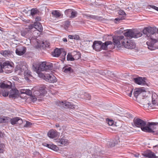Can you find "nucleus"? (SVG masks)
I'll use <instances>...</instances> for the list:
<instances>
[{
    "mask_svg": "<svg viewBox=\"0 0 158 158\" xmlns=\"http://www.w3.org/2000/svg\"><path fill=\"white\" fill-rule=\"evenodd\" d=\"M134 122L136 126L141 128L142 131L148 133L154 132L152 128L156 124L154 122H148L146 126V121L139 118H135Z\"/></svg>",
    "mask_w": 158,
    "mask_h": 158,
    "instance_id": "1",
    "label": "nucleus"
},
{
    "mask_svg": "<svg viewBox=\"0 0 158 158\" xmlns=\"http://www.w3.org/2000/svg\"><path fill=\"white\" fill-rule=\"evenodd\" d=\"M124 39V37L123 35L114 36L113 37V44L114 45L120 47L121 46H122Z\"/></svg>",
    "mask_w": 158,
    "mask_h": 158,
    "instance_id": "2",
    "label": "nucleus"
},
{
    "mask_svg": "<svg viewBox=\"0 0 158 158\" xmlns=\"http://www.w3.org/2000/svg\"><path fill=\"white\" fill-rule=\"evenodd\" d=\"M13 64L9 61L4 62L2 64V73L5 72L6 73H9L12 71L13 68Z\"/></svg>",
    "mask_w": 158,
    "mask_h": 158,
    "instance_id": "3",
    "label": "nucleus"
},
{
    "mask_svg": "<svg viewBox=\"0 0 158 158\" xmlns=\"http://www.w3.org/2000/svg\"><path fill=\"white\" fill-rule=\"evenodd\" d=\"M122 46L128 49H133L135 48L136 45L135 43L131 40L128 39H124L123 42Z\"/></svg>",
    "mask_w": 158,
    "mask_h": 158,
    "instance_id": "4",
    "label": "nucleus"
},
{
    "mask_svg": "<svg viewBox=\"0 0 158 158\" xmlns=\"http://www.w3.org/2000/svg\"><path fill=\"white\" fill-rule=\"evenodd\" d=\"M20 32L21 35L23 37L28 39L32 37V32L27 28L21 30Z\"/></svg>",
    "mask_w": 158,
    "mask_h": 158,
    "instance_id": "5",
    "label": "nucleus"
},
{
    "mask_svg": "<svg viewBox=\"0 0 158 158\" xmlns=\"http://www.w3.org/2000/svg\"><path fill=\"white\" fill-rule=\"evenodd\" d=\"M27 48L25 46H21L17 47L15 50L16 54L19 56L23 55L26 52Z\"/></svg>",
    "mask_w": 158,
    "mask_h": 158,
    "instance_id": "6",
    "label": "nucleus"
},
{
    "mask_svg": "<svg viewBox=\"0 0 158 158\" xmlns=\"http://www.w3.org/2000/svg\"><path fill=\"white\" fill-rule=\"evenodd\" d=\"M45 80L47 82L54 83L57 81V79L52 74L47 73Z\"/></svg>",
    "mask_w": 158,
    "mask_h": 158,
    "instance_id": "7",
    "label": "nucleus"
},
{
    "mask_svg": "<svg viewBox=\"0 0 158 158\" xmlns=\"http://www.w3.org/2000/svg\"><path fill=\"white\" fill-rule=\"evenodd\" d=\"M155 28L149 26L145 27L143 30V32L144 34L147 35L155 33Z\"/></svg>",
    "mask_w": 158,
    "mask_h": 158,
    "instance_id": "8",
    "label": "nucleus"
},
{
    "mask_svg": "<svg viewBox=\"0 0 158 158\" xmlns=\"http://www.w3.org/2000/svg\"><path fill=\"white\" fill-rule=\"evenodd\" d=\"M145 77H139L133 79L134 82L136 84L140 85H144L146 84Z\"/></svg>",
    "mask_w": 158,
    "mask_h": 158,
    "instance_id": "9",
    "label": "nucleus"
},
{
    "mask_svg": "<svg viewBox=\"0 0 158 158\" xmlns=\"http://www.w3.org/2000/svg\"><path fill=\"white\" fill-rule=\"evenodd\" d=\"M102 42L99 41H94L92 45L94 49L96 51H100L102 50L101 44Z\"/></svg>",
    "mask_w": 158,
    "mask_h": 158,
    "instance_id": "10",
    "label": "nucleus"
},
{
    "mask_svg": "<svg viewBox=\"0 0 158 158\" xmlns=\"http://www.w3.org/2000/svg\"><path fill=\"white\" fill-rule=\"evenodd\" d=\"M60 104L64 108H70L71 109H75L78 107L77 106L72 104L70 102L66 101L61 102Z\"/></svg>",
    "mask_w": 158,
    "mask_h": 158,
    "instance_id": "11",
    "label": "nucleus"
},
{
    "mask_svg": "<svg viewBox=\"0 0 158 158\" xmlns=\"http://www.w3.org/2000/svg\"><path fill=\"white\" fill-rule=\"evenodd\" d=\"M9 121L11 123L12 125L16 124H20L23 123L22 119L19 117H16L12 118H10Z\"/></svg>",
    "mask_w": 158,
    "mask_h": 158,
    "instance_id": "12",
    "label": "nucleus"
},
{
    "mask_svg": "<svg viewBox=\"0 0 158 158\" xmlns=\"http://www.w3.org/2000/svg\"><path fill=\"white\" fill-rule=\"evenodd\" d=\"M47 135L49 138H53L57 137L59 135V133L56 130L51 129L48 131Z\"/></svg>",
    "mask_w": 158,
    "mask_h": 158,
    "instance_id": "13",
    "label": "nucleus"
},
{
    "mask_svg": "<svg viewBox=\"0 0 158 158\" xmlns=\"http://www.w3.org/2000/svg\"><path fill=\"white\" fill-rule=\"evenodd\" d=\"M118 14L119 15L118 18H116L115 19V20L116 21L119 22L120 20L125 19L126 14L125 12L123 10H120L119 11Z\"/></svg>",
    "mask_w": 158,
    "mask_h": 158,
    "instance_id": "14",
    "label": "nucleus"
},
{
    "mask_svg": "<svg viewBox=\"0 0 158 158\" xmlns=\"http://www.w3.org/2000/svg\"><path fill=\"white\" fill-rule=\"evenodd\" d=\"M84 17L87 19H92L97 20H102V17H99L97 15H87L84 14L83 15Z\"/></svg>",
    "mask_w": 158,
    "mask_h": 158,
    "instance_id": "15",
    "label": "nucleus"
},
{
    "mask_svg": "<svg viewBox=\"0 0 158 158\" xmlns=\"http://www.w3.org/2000/svg\"><path fill=\"white\" fill-rule=\"evenodd\" d=\"M57 144L59 146L66 145L69 144L68 140L64 138L59 139L57 141Z\"/></svg>",
    "mask_w": 158,
    "mask_h": 158,
    "instance_id": "16",
    "label": "nucleus"
},
{
    "mask_svg": "<svg viewBox=\"0 0 158 158\" xmlns=\"http://www.w3.org/2000/svg\"><path fill=\"white\" fill-rule=\"evenodd\" d=\"M142 155L145 157H146L149 158H154L156 157L155 155V154L151 151H148L144 152Z\"/></svg>",
    "mask_w": 158,
    "mask_h": 158,
    "instance_id": "17",
    "label": "nucleus"
},
{
    "mask_svg": "<svg viewBox=\"0 0 158 158\" xmlns=\"http://www.w3.org/2000/svg\"><path fill=\"white\" fill-rule=\"evenodd\" d=\"M156 34L155 33L153 34L147 35L146 36V37H147V39L151 40L154 43L157 42V40L156 39Z\"/></svg>",
    "mask_w": 158,
    "mask_h": 158,
    "instance_id": "18",
    "label": "nucleus"
},
{
    "mask_svg": "<svg viewBox=\"0 0 158 158\" xmlns=\"http://www.w3.org/2000/svg\"><path fill=\"white\" fill-rule=\"evenodd\" d=\"M12 52L9 50H2L0 51V53L4 57H9L12 54Z\"/></svg>",
    "mask_w": 158,
    "mask_h": 158,
    "instance_id": "19",
    "label": "nucleus"
},
{
    "mask_svg": "<svg viewBox=\"0 0 158 158\" xmlns=\"http://www.w3.org/2000/svg\"><path fill=\"white\" fill-rule=\"evenodd\" d=\"M112 44V42L111 41H107L105 42L104 43L101 44L102 50L103 49L104 50H107V46L109 45Z\"/></svg>",
    "mask_w": 158,
    "mask_h": 158,
    "instance_id": "20",
    "label": "nucleus"
},
{
    "mask_svg": "<svg viewBox=\"0 0 158 158\" xmlns=\"http://www.w3.org/2000/svg\"><path fill=\"white\" fill-rule=\"evenodd\" d=\"M51 14L52 17L56 18H59L62 15L60 11L58 10H52Z\"/></svg>",
    "mask_w": 158,
    "mask_h": 158,
    "instance_id": "21",
    "label": "nucleus"
},
{
    "mask_svg": "<svg viewBox=\"0 0 158 158\" xmlns=\"http://www.w3.org/2000/svg\"><path fill=\"white\" fill-rule=\"evenodd\" d=\"M35 29H36L40 32L43 31V28L41 23L39 22H36L35 23Z\"/></svg>",
    "mask_w": 158,
    "mask_h": 158,
    "instance_id": "22",
    "label": "nucleus"
},
{
    "mask_svg": "<svg viewBox=\"0 0 158 158\" xmlns=\"http://www.w3.org/2000/svg\"><path fill=\"white\" fill-rule=\"evenodd\" d=\"M63 71L67 73H70L73 72V69L71 67L67 66H65L63 68Z\"/></svg>",
    "mask_w": 158,
    "mask_h": 158,
    "instance_id": "23",
    "label": "nucleus"
},
{
    "mask_svg": "<svg viewBox=\"0 0 158 158\" xmlns=\"http://www.w3.org/2000/svg\"><path fill=\"white\" fill-rule=\"evenodd\" d=\"M134 31L131 30H129L124 33L125 36L129 38H133Z\"/></svg>",
    "mask_w": 158,
    "mask_h": 158,
    "instance_id": "24",
    "label": "nucleus"
},
{
    "mask_svg": "<svg viewBox=\"0 0 158 158\" xmlns=\"http://www.w3.org/2000/svg\"><path fill=\"white\" fill-rule=\"evenodd\" d=\"M18 96L16 91L15 89H12L10 90L9 97L10 98H15Z\"/></svg>",
    "mask_w": 158,
    "mask_h": 158,
    "instance_id": "25",
    "label": "nucleus"
},
{
    "mask_svg": "<svg viewBox=\"0 0 158 158\" xmlns=\"http://www.w3.org/2000/svg\"><path fill=\"white\" fill-rule=\"evenodd\" d=\"M20 91L21 94H25L29 95H31L32 94V91L29 89H21Z\"/></svg>",
    "mask_w": 158,
    "mask_h": 158,
    "instance_id": "26",
    "label": "nucleus"
},
{
    "mask_svg": "<svg viewBox=\"0 0 158 158\" xmlns=\"http://www.w3.org/2000/svg\"><path fill=\"white\" fill-rule=\"evenodd\" d=\"M149 104L148 100L144 98H143L141 101V104L142 105V106L144 108L148 107L149 106Z\"/></svg>",
    "mask_w": 158,
    "mask_h": 158,
    "instance_id": "27",
    "label": "nucleus"
},
{
    "mask_svg": "<svg viewBox=\"0 0 158 158\" xmlns=\"http://www.w3.org/2000/svg\"><path fill=\"white\" fill-rule=\"evenodd\" d=\"M45 145H44L49 148L51 149L54 151H56L58 149V148L56 145H54L53 144H48L47 143H45Z\"/></svg>",
    "mask_w": 158,
    "mask_h": 158,
    "instance_id": "28",
    "label": "nucleus"
},
{
    "mask_svg": "<svg viewBox=\"0 0 158 158\" xmlns=\"http://www.w3.org/2000/svg\"><path fill=\"white\" fill-rule=\"evenodd\" d=\"M61 53V50L60 49L56 48L55 49L52 53L53 56L56 57H58Z\"/></svg>",
    "mask_w": 158,
    "mask_h": 158,
    "instance_id": "29",
    "label": "nucleus"
},
{
    "mask_svg": "<svg viewBox=\"0 0 158 158\" xmlns=\"http://www.w3.org/2000/svg\"><path fill=\"white\" fill-rule=\"evenodd\" d=\"M33 94L34 97V98H33L34 99L36 100L37 98H39L42 96L40 91L39 90L34 91L33 92Z\"/></svg>",
    "mask_w": 158,
    "mask_h": 158,
    "instance_id": "30",
    "label": "nucleus"
},
{
    "mask_svg": "<svg viewBox=\"0 0 158 158\" xmlns=\"http://www.w3.org/2000/svg\"><path fill=\"white\" fill-rule=\"evenodd\" d=\"M73 54L74 60H77L81 57V54L79 52H74Z\"/></svg>",
    "mask_w": 158,
    "mask_h": 158,
    "instance_id": "31",
    "label": "nucleus"
},
{
    "mask_svg": "<svg viewBox=\"0 0 158 158\" xmlns=\"http://www.w3.org/2000/svg\"><path fill=\"white\" fill-rule=\"evenodd\" d=\"M10 118L7 117H0V123H5L9 122Z\"/></svg>",
    "mask_w": 158,
    "mask_h": 158,
    "instance_id": "32",
    "label": "nucleus"
},
{
    "mask_svg": "<svg viewBox=\"0 0 158 158\" xmlns=\"http://www.w3.org/2000/svg\"><path fill=\"white\" fill-rule=\"evenodd\" d=\"M154 43L152 41L151 42H147L146 44L148 46V48L151 50H153L155 49L154 47Z\"/></svg>",
    "mask_w": 158,
    "mask_h": 158,
    "instance_id": "33",
    "label": "nucleus"
},
{
    "mask_svg": "<svg viewBox=\"0 0 158 158\" xmlns=\"http://www.w3.org/2000/svg\"><path fill=\"white\" fill-rule=\"evenodd\" d=\"M45 66V62H43L40 64V67H38V70L46 71Z\"/></svg>",
    "mask_w": 158,
    "mask_h": 158,
    "instance_id": "34",
    "label": "nucleus"
},
{
    "mask_svg": "<svg viewBox=\"0 0 158 158\" xmlns=\"http://www.w3.org/2000/svg\"><path fill=\"white\" fill-rule=\"evenodd\" d=\"M46 87L43 86L40 88L39 90L41 94V96H44L47 93V91L45 89Z\"/></svg>",
    "mask_w": 158,
    "mask_h": 158,
    "instance_id": "35",
    "label": "nucleus"
},
{
    "mask_svg": "<svg viewBox=\"0 0 158 158\" xmlns=\"http://www.w3.org/2000/svg\"><path fill=\"white\" fill-rule=\"evenodd\" d=\"M45 66L46 71L51 70L53 67L52 63L46 62H45Z\"/></svg>",
    "mask_w": 158,
    "mask_h": 158,
    "instance_id": "36",
    "label": "nucleus"
},
{
    "mask_svg": "<svg viewBox=\"0 0 158 158\" xmlns=\"http://www.w3.org/2000/svg\"><path fill=\"white\" fill-rule=\"evenodd\" d=\"M77 12L73 9L70 18H75L77 16Z\"/></svg>",
    "mask_w": 158,
    "mask_h": 158,
    "instance_id": "37",
    "label": "nucleus"
},
{
    "mask_svg": "<svg viewBox=\"0 0 158 158\" xmlns=\"http://www.w3.org/2000/svg\"><path fill=\"white\" fill-rule=\"evenodd\" d=\"M142 35V32H140L137 31H134V34L133 38H138L141 36Z\"/></svg>",
    "mask_w": 158,
    "mask_h": 158,
    "instance_id": "38",
    "label": "nucleus"
},
{
    "mask_svg": "<svg viewBox=\"0 0 158 158\" xmlns=\"http://www.w3.org/2000/svg\"><path fill=\"white\" fill-rule=\"evenodd\" d=\"M67 59L68 61H73L74 60L73 56L70 53H68L67 55Z\"/></svg>",
    "mask_w": 158,
    "mask_h": 158,
    "instance_id": "39",
    "label": "nucleus"
},
{
    "mask_svg": "<svg viewBox=\"0 0 158 158\" xmlns=\"http://www.w3.org/2000/svg\"><path fill=\"white\" fill-rule=\"evenodd\" d=\"M142 92V89H141L138 88L136 89L134 92V94L135 97L136 98Z\"/></svg>",
    "mask_w": 158,
    "mask_h": 158,
    "instance_id": "40",
    "label": "nucleus"
},
{
    "mask_svg": "<svg viewBox=\"0 0 158 158\" xmlns=\"http://www.w3.org/2000/svg\"><path fill=\"white\" fill-rule=\"evenodd\" d=\"M73 9H68L64 11L65 14L67 16L70 18V15Z\"/></svg>",
    "mask_w": 158,
    "mask_h": 158,
    "instance_id": "41",
    "label": "nucleus"
},
{
    "mask_svg": "<svg viewBox=\"0 0 158 158\" xmlns=\"http://www.w3.org/2000/svg\"><path fill=\"white\" fill-rule=\"evenodd\" d=\"M0 87L2 88L3 89H4L5 88H8V87L7 86V85L5 81L0 83Z\"/></svg>",
    "mask_w": 158,
    "mask_h": 158,
    "instance_id": "42",
    "label": "nucleus"
},
{
    "mask_svg": "<svg viewBox=\"0 0 158 158\" xmlns=\"http://www.w3.org/2000/svg\"><path fill=\"white\" fill-rule=\"evenodd\" d=\"M2 93L3 96L4 97H6L8 95L9 91L7 90L3 89L2 90Z\"/></svg>",
    "mask_w": 158,
    "mask_h": 158,
    "instance_id": "43",
    "label": "nucleus"
},
{
    "mask_svg": "<svg viewBox=\"0 0 158 158\" xmlns=\"http://www.w3.org/2000/svg\"><path fill=\"white\" fill-rule=\"evenodd\" d=\"M38 12V11L36 8H34L31 9V14L32 15H34L37 14Z\"/></svg>",
    "mask_w": 158,
    "mask_h": 158,
    "instance_id": "44",
    "label": "nucleus"
},
{
    "mask_svg": "<svg viewBox=\"0 0 158 158\" xmlns=\"http://www.w3.org/2000/svg\"><path fill=\"white\" fill-rule=\"evenodd\" d=\"M5 146L3 144L1 143L0 144V153H3L4 151V148Z\"/></svg>",
    "mask_w": 158,
    "mask_h": 158,
    "instance_id": "45",
    "label": "nucleus"
},
{
    "mask_svg": "<svg viewBox=\"0 0 158 158\" xmlns=\"http://www.w3.org/2000/svg\"><path fill=\"white\" fill-rule=\"evenodd\" d=\"M118 143V141H114V142H110L109 143V144L110 145V147H114L115 146V144H117Z\"/></svg>",
    "mask_w": 158,
    "mask_h": 158,
    "instance_id": "46",
    "label": "nucleus"
},
{
    "mask_svg": "<svg viewBox=\"0 0 158 158\" xmlns=\"http://www.w3.org/2000/svg\"><path fill=\"white\" fill-rule=\"evenodd\" d=\"M39 76L40 77L42 78L43 79L45 80L46 78V76L47 73L44 74L42 73H38Z\"/></svg>",
    "mask_w": 158,
    "mask_h": 158,
    "instance_id": "47",
    "label": "nucleus"
},
{
    "mask_svg": "<svg viewBox=\"0 0 158 158\" xmlns=\"http://www.w3.org/2000/svg\"><path fill=\"white\" fill-rule=\"evenodd\" d=\"M85 98L86 99L89 100L91 99V96L88 93H85L84 94Z\"/></svg>",
    "mask_w": 158,
    "mask_h": 158,
    "instance_id": "48",
    "label": "nucleus"
},
{
    "mask_svg": "<svg viewBox=\"0 0 158 158\" xmlns=\"http://www.w3.org/2000/svg\"><path fill=\"white\" fill-rule=\"evenodd\" d=\"M70 22L69 20H67L64 22V26L68 27L70 26Z\"/></svg>",
    "mask_w": 158,
    "mask_h": 158,
    "instance_id": "49",
    "label": "nucleus"
},
{
    "mask_svg": "<svg viewBox=\"0 0 158 158\" xmlns=\"http://www.w3.org/2000/svg\"><path fill=\"white\" fill-rule=\"evenodd\" d=\"M7 85V86L8 87V88H11V83L9 81H5Z\"/></svg>",
    "mask_w": 158,
    "mask_h": 158,
    "instance_id": "50",
    "label": "nucleus"
},
{
    "mask_svg": "<svg viewBox=\"0 0 158 158\" xmlns=\"http://www.w3.org/2000/svg\"><path fill=\"white\" fill-rule=\"evenodd\" d=\"M35 23L34 24H30L28 26V28H27L28 29H29V30L31 31V30L33 29V28H35Z\"/></svg>",
    "mask_w": 158,
    "mask_h": 158,
    "instance_id": "51",
    "label": "nucleus"
},
{
    "mask_svg": "<svg viewBox=\"0 0 158 158\" xmlns=\"http://www.w3.org/2000/svg\"><path fill=\"white\" fill-rule=\"evenodd\" d=\"M73 39L77 40H81L80 37L79 35H74V37L73 38Z\"/></svg>",
    "mask_w": 158,
    "mask_h": 158,
    "instance_id": "52",
    "label": "nucleus"
},
{
    "mask_svg": "<svg viewBox=\"0 0 158 158\" xmlns=\"http://www.w3.org/2000/svg\"><path fill=\"white\" fill-rule=\"evenodd\" d=\"M148 7H150L151 8L154 9L158 11V7L156 6L153 5H149L148 6Z\"/></svg>",
    "mask_w": 158,
    "mask_h": 158,
    "instance_id": "53",
    "label": "nucleus"
},
{
    "mask_svg": "<svg viewBox=\"0 0 158 158\" xmlns=\"http://www.w3.org/2000/svg\"><path fill=\"white\" fill-rule=\"evenodd\" d=\"M66 54V52L65 51H64L62 52V55L63 56V58L62 59L63 60H65V56Z\"/></svg>",
    "mask_w": 158,
    "mask_h": 158,
    "instance_id": "54",
    "label": "nucleus"
},
{
    "mask_svg": "<svg viewBox=\"0 0 158 158\" xmlns=\"http://www.w3.org/2000/svg\"><path fill=\"white\" fill-rule=\"evenodd\" d=\"M20 70L22 72L23 71L22 70V69L19 66H17L15 68V71H17L19 70Z\"/></svg>",
    "mask_w": 158,
    "mask_h": 158,
    "instance_id": "55",
    "label": "nucleus"
},
{
    "mask_svg": "<svg viewBox=\"0 0 158 158\" xmlns=\"http://www.w3.org/2000/svg\"><path fill=\"white\" fill-rule=\"evenodd\" d=\"M31 124L30 122L27 121L26 122V124L25 125L24 127H28L30 126Z\"/></svg>",
    "mask_w": 158,
    "mask_h": 158,
    "instance_id": "56",
    "label": "nucleus"
},
{
    "mask_svg": "<svg viewBox=\"0 0 158 158\" xmlns=\"http://www.w3.org/2000/svg\"><path fill=\"white\" fill-rule=\"evenodd\" d=\"M41 17H37L35 19V21L36 22H38V21H41Z\"/></svg>",
    "mask_w": 158,
    "mask_h": 158,
    "instance_id": "57",
    "label": "nucleus"
},
{
    "mask_svg": "<svg viewBox=\"0 0 158 158\" xmlns=\"http://www.w3.org/2000/svg\"><path fill=\"white\" fill-rule=\"evenodd\" d=\"M2 64L0 62V73H2Z\"/></svg>",
    "mask_w": 158,
    "mask_h": 158,
    "instance_id": "58",
    "label": "nucleus"
},
{
    "mask_svg": "<svg viewBox=\"0 0 158 158\" xmlns=\"http://www.w3.org/2000/svg\"><path fill=\"white\" fill-rule=\"evenodd\" d=\"M108 123L109 125H112L113 123V121L112 120H109Z\"/></svg>",
    "mask_w": 158,
    "mask_h": 158,
    "instance_id": "59",
    "label": "nucleus"
},
{
    "mask_svg": "<svg viewBox=\"0 0 158 158\" xmlns=\"http://www.w3.org/2000/svg\"><path fill=\"white\" fill-rule=\"evenodd\" d=\"M157 97V95L156 94H152V100H153V99H155V98Z\"/></svg>",
    "mask_w": 158,
    "mask_h": 158,
    "instance_id": "60",
    "label": "nucleus"
},
{
    "mask_svg": "<svg viewBox=\"0 0 158 158\" xmlns=\"http://www.w3.org/2000/svg\"><path fill=\"white\" fill-rule=\"evenodd\" d=\"M74 37V35H69V38L70 39H73Z\"/></svg>",
    "mask_w": 158,
    "mask_h": 158,
    "instance_id": "61",
    "label": "nucleus"
},
{
    "mask_svg": "<svg viewBox=\"0 0 158 158\" xmlns=\"http://www.w3.org/2000/svg\"><path fill=\"white\" fill-rule=\"evenodd\" d=\"M156 123V124L155 125V126H154V127L153 128H153V131H154V132H155V129L156 128V125L158 124V123Z\"/></svg>",
    "mask_w": 158,
    "mask_h": 158,
    "instance_id": "62",
    "label": "nucleus"
},
{
    "mask_svg": "<svg viewBox=\"0 0 158 158\" xmlns=\"http://www.w3.org/2000/svg\"><path fill=\"white\" fill-rule=\"evenodd\" d=\"M56 127H60L59 129L60 130H61V128L60 127V125H59V124H58V123H56Z\"/></svg>",
    "mask_w": 158,
    "mask_h": 158,
    "instance_id": "63",
    "label": "nucleus"
},
{
    "mask_svg": "<svg viewBox=\"0 0 158 158\" xmlns=\"http://www.w3.org/2000/svg\"><path fill=\"white\" fill-rule=\"evenodd\" d=\"M134 156L135 157H138L139 156V154L138 153H136V154H134Z\"/></svg>",
    "mask_w": 158,
    "mask_h": 158,
    "instance_id": "64",
    "label": "nucleus"
}]
</instances>
